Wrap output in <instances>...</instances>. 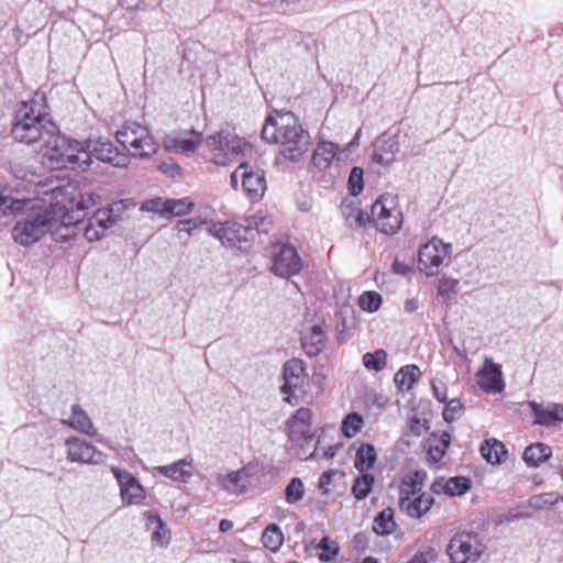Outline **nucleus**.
Returning <instances> with one entry per match:
<instances>
[{"label": "nucleus", "instance_id": "c03bdc74", "mask_svg": "<svg viewBox=\"0 0 563 563\" xmlns=\"http://www.w3.org/2000/svg\"><path fill=\"white\" fill-rule=\"evenodd\" d=\"M560 501V495L555 493H544L540 495H534L529 499V506L534 509H544L547 507L554 506Z\"/></svg>", "mask_w": 563, "mask_h": 563}, {"label": "nucleus", "instance_id": "f704fd0d", "mask_svg": "<svg viewBox=\"0 0 563 563\" xmlns=\"http://www.w3.org/2000/svg\"><path fill=\"white\" fill-rule=\"evenodd\" d=\"M396 528L394 511L391 508L382 510L374 519L373 530L376 534H389Z\"/></svg>", "mask_w": 563, "mask_h": 563}, {"label": "nucleus", "instance_id": "b1692460", "mask_svg": "<svg viewBox=\"0 0 563 563\" xmlns=\"http://www.w3.org/2000/svg\"><path fill=\"white\" fill-rule=\"evenodd\" d=\"M431 488L435 494L443 490L449 496H461L471 488V481L464 476H455L449 478L444 484L434 482Z\"/></svg>", "mask_w": 563, "mask_h": 563}, {"label": "nucleus", "instance_id": "09e8293b", "mask_svg": "<svg viewBox=\"0 0 563 563\" xmlns=\"http://www.w3.org/2000/svg\"><path fill=\"white\" fill-rule=\"evenodd\" d=\"M375 147L391 156L399 151V144L395 136L383 134L376 140Z\"/></svg>", "mask_w": 563, "mask_h": 563}, {"label": "nucleus", "instance_id": "4be33fe9", "mask_svg": "<svg viewBox=\"0 0 563 563\" xmlns=\"http://www.w3.org/2000/svg\"><path fill=\"white\" fill-rule=\"evenodd\" d=\"M62 423L90 437L97 433L90 417L78 404L71 406L70 418L62 420Z\"/></svg>", "mask_w": 563, "mask_h": 563}, {"label": "nucleus", "instance_id": "f3484780", "mask_svg": "<svg viewBox=\"0 0 563 563\" xmlns=\"http://www.w3.org/2000/svg\"><path fill=\"white\" fill-rule=\"evenodd\" d=\"M528 407L534 416V424L555 427L563 423V405L549 402L545 406L534 400L528 401Z\"/></svg>", "mask_w": 563, "mask_h": 563}, {"label": "nucleus", "instance_id": "58836bf2", "mask_svg": "<svg viewBox=\"0 0 563 563\" xmlns=\"http://www.w3.org/2000/svg\"><path fill=\"white\" fill-rule=\"evenodd\" d=\"M363 365L366 369L380 372L387 363V352L384 349H378L374 353H365L362 357Z\"/></svg>", "mask_w": 563, "mask_h": 563}, {"label": "nucleus", "instance_id": "393cba45", "mask_svg": "<svg viewBox=\"0 0 563 563\" xmlns=\"http://www.w3.org/2000/svg\"><path fill=\"white\" fill-rule=\"evenodd\" d=\"M552 455L550 445L538 442L528 445L522 454V460L529 467H538L542 462L549 460Z\"/></svg>", "mask_w": 563, "mask_h": 563}, {"label": "nucleus", "instance_id": "37998d69", "mask_svg": "<svg viewBox=\"0 0 563 563\" xmlns=\"http://www.w3.org/2000/svg\"><path fill=\"white\" fill-rule=\"evenodd\" d=\"M100 197L93 192H82L80 189L74 203V212H84L98 203Z\"/></svg>", "mask_w": 563, "mask_h": 563}, {"label": "nucleus", "instance_id": "4468645a", "mask_svg": "<svg viewBox=\"0 0 563 563\" xmlns=\"http://www.w3.org/2000/svg\"><path fill=\"white\" fill-rule=\"evenodd\" d=\"M284 385L280 387L283 394L287 397L285 400L289 404L296 397V391H301L306 384L307 374L305 373L303 362L299 358L288 360L283 367Z\"/></svg>", "mask_w": 563, "mask_h": 563}, {"label": "nucleus", "instance_id": "13d9d810", "mask_svg": "<svg viewBox=\"0 0 563 563\" xmlns=\"http://www.w3.org/2000/svg\"><path fill=\"white\" fill-rule=\"evenodd\" d=\"M95 220L98 222L100 230L104 232L106 229L112 227L115 223V220L107 212H98L95 217Z\"/></svg>", "mask_w": 563, "mask_h": 563}, {"label": "nucleus", "instance_id": "c85d7f7f", "mask_svg": "<svg viewBox=\"0 0 563 563\" xmlns=\"http://www.w3.org/2000/svg\"><path fill=\"white\" fill-rule=\"evenodd\" d=\"M450 442L451 437L448 432H442L440 437L435 433H431L426 444L429 456L434 462H439L444 456Z\"/></svg>", "mask_w": 563, "mask_h": 563}, {"label": "nucleus", "instance_id": "7c9ffc66", "mask_svg": "<svg viewBox=\"0 0 563 563\" xmlns=\"http://www.w3.org/2000/svg\"><path fill=\"white\" fill-rule=\"evenodd\" d=\"M420 376V368L417 365L402 366L394 376V383L401 391L409 390Z\"/></svg>", "mask_w": 563, "mask_h": 563}, {"label": "nucleus", "instance_id": "9d476101", "mask_svg": "<svg viewBox=\"0 0 563 563\" xmlns=\"http://www.w3.org/2000/svg\"><path fill=\"white\" fill-rule=\"evenodd\" d=\"M339 151V145L321 141L312 154V165L321 173V180L325 185H330L340 175L339 164L335 162V156Z\"/></svg>", "mask_w": 563, "mask_h": 563}, {"label": "nucleus", "instance_id": "a878e982", "mask_svg": "<svg viewBox=\"0 0 563 563\" xmlns=\"http://www.w3.org/2000/svg\"><path fill=\"white\" fill-rule=\"evenodd\" d=\"M146 517V526L152 530V541L161 545L167 544L169 541V531L161 517L151 510L144 512Z\"/></svg>", "mask_w": 563, "mask_h": 563}, {"label": "nucleus", "instance_id": "bb28decb", "mask_svg": "<svg viewBox=\"0 0 563 563\" xmlns=\"http://www.w3.org/2000/svg\"><path fill=\"white\" fill-rule=\"evenodd\" d=\"M30 202L29 199L14 198L9 188L0 186V217L14 214Z\"/></svg>", "mask_w": 563, "mask_h": 563}, {"label": "nucleus", "instance_id": "a18cd8bd", "mask_svg": "<svg viewBox=\"0 0 563 563\" xmlns=\"http://www.w3.org/2000/svg\"><path fill=\"white\" fill-rule=\"evenodd\" d=\"M360 307L368 312H375L382 305V296L376 291H364L358 299Z\"/></svg>", "mask_w": 563, "mask_h": 563}, {"label": "nucleus", "instance_id": "e2e57ef3", "mask_svg": "<svg viewBox=\"0 0 563 563\" xmlns=\"http://www.w3.org/2000/svg\"><path fill=\"white\" fill-rule=\"evenodd\" d=\"M164 201L165 200H162L161 198L150 200L143 206V209L158 212L162 216V208H164Z\"/></svg>", "mask_w": 563, "mask_h": 563}, {"label": "nucleus", "instance_id": "7ed1b4c3", "mask_svg": "<svg viewBox=\"0 0 563 563\" xmlns=\"http://www.w3.org/2000/svg\"><path fill=\"white\" fill-rule=\"evenodd\" d=\"M43 156L55 169L80 168L86 170L90 166V157L85 152V144L68 139L57 132L45 141Z\"/></svg>", "mask_w": 563, "mask_h": 563}, {"label": "nucleus", "instance_id": "4c0bfd02", "mask_svg": "<svg viewBox=\"0 0 563 563\" xmlns=\"http://www.w3.org/2000/svg\"><path fill=\"white\" fill-rule=\"evenodd\" d=\"M146 128L137 122H126L123 128L117 132V141L126 148L133 137L146 134Z\"/></svg>", "mask_w": 563, "mask_h": 563}, {"label": "nucleus", "instance_id": "052dcab7", "mask_svg": "<svg viewBox=\"0 0 563 563\" xmlns=\"http://www.w3.org/2000/svg\"><path fill=\"white\" fill-rule=\"evenodd\" d=\"M85 238L92 242L100 240L103 236V232L100 229L95 228L92 223H90L84 232Z\"/></svg>", "mask_w": 563, "mask_h": 563}, {"label": "nucleus", "instance_id": "f8f14e48", "mask_svg": "<svg viewBox=\"0 0 563 563\" xmlns=\"http://www.w3.org/2000/svg\"><path fill=\"white\" fill-rule=\"evenodd\" d=\"M85 152L90 157V164L92 163V157H96L114 167H126L129 165V157L120 153L113 143L104 137L86 141Z\"/></svg>", "mask_w": 563, "mask_h": 563}, {"label": "nucleus", "instance_id": "1a4fd4ad", "mask_svg": "<svg viewBox=\"0 0 563 563\" xmlns=\"http://www.w3.org/2000/svg\"><path fill=\"white\" fill-rule=\"evenodd\" d=\"M372 220L383 233L391 235L398 232L402 223V213L393 198L380 197L372 206Z\"/></svg>", "mask_w": 563, "mask_h": 563}, {"label": "nucleus", "instance_id": "ddd939ff", "mask_svg": "<svg viewBox=\"0 0 563 563\" xmlns=\"http://www.w3.org/2000/svg\"><path fill=\"white\" fill-rule=\"evenodd\" d=\"M65 445L67 448V459L70 462L96 465L104 463L107 459L103 452L78 437L68 438Z\"/></svg>", "mask_w": 563, "mask_h": 563}, {"label": "nucleus", "instance_id": "bf43d9fd", "mask_svg": "<svg viewBox=\"0 0 563 563\" xmlns=\"http://www.w3.org/2000/svg\"><path fill=\"white\" fill-rule=\"evenodd\" d=\"M336 475V471L329 470L324 472L319 479V488L322 490L323 494L329 493V485L332 482V478Z\"/></svg>", "mask_w": 563, "mask_h": 563}, {"label": "nucleus", "instance_id": "473e14b6", "mask_svg": "<svg viewBox=\"0 0 563 563\" xmlns=\"http://www.w3.org/2000/svg\"><path fill=\"white\" fill-rule=\"evenodd\" d=\"M376 461V450L373 444H362L356 451L354 466L360 473L367 472Z\"/></svg>", "mask_w": 563, "mask_h": 563}, {"label": "nucleus", "instance_id": "6e6d98bb", "mask_svg": "<svg viewBox=\"0 0 563 563\" xmlns=\"http://www.w3.org/2000/svg\"><path fill=\"white\" fill-rule=\"evenodd\" d=\"M112 473L118 481L120 490L136 481V478L125 470L113 467Z\"/></svg>", "mask_w": 563, "mask_h": 563}, {"label": "nucleus", "instance_id": "79ce46f5", "mask_svg": "<svg viewBox=\"0 0 563 563\" xmlns=\"http://www.w3.org/2000/svg\"><path fill=\"white\" fill-rule=\"evenodd\" d=\"M305 495L303 483L300 478L294 477L290 479L285 489V498L288 504H295L302 499Z\"/></svg>", "mask_w": 563, "mask_h": 563}, {"label": "nucleus", "instance_id": "49530a36", "mask_svg": "<svg viewBox=\"0 0 563 563\" xmlns=\"http://www.w3.org/2000/svg\"><path fill=\"white\" fill-rule=\"evenodd\" d=\"M406 435L420 437L429 429L427 419H421L417 415H412L407 421Z\"/></svg>", "mask_w": 563, "mask_h": 563}, {"label": "nucleus", "instance_id": "412c9836", "mask_svg": "<svg viewBox=\"0 0 563 563\" xmlns=\"http://www.w3.org/2000/svg\"><path fill=\"white\" fill-rule=\"evenodd\" d=\"M327 335L321 325L314 324L301 334V346L309 357L319 355L325 344Z\"/></svg>", "mask_w": 563, "mask_h": 563}, {"label": "nucleus", "instance_id": "8fccbe9b", "mask_svg": "<svg viewBox=\"0 0 563 563\" xmlns=\"http://www.w3.org/2000/svg\"><path fill=\"white\" fill-rule=\"evenodd\" d=\"M349 189L351 195L357 196L364 187L363 183V169L361 167H353L349 176Z\"/></svg>", "mask_w": 563, "mask_h": 563}, {"label": "nucleus", "instance_id": "0e129e2a", "mask_svg": "<svg viewBox=\"0 0 563 563\" xmlns=\"http://www.w3.org/2000/svg\"><path fill=\"white\" fill-rule=\"evenodd\" d=\"M246 163H241L239 167L231 174L230 180L232 187L235 189L238 187L239 178L242 179L243 172H245Z\"/></svg>", "mask_w": 563, "mask_h": 563}, {"label": "nucleus", "instance_id": "c9c22d12", "mask_svg": "<svg viewBox=\"0 0 563 563\" xmlns=\"http://www.w3.org/2000/svg\"><path fill=\"white\" fill-rule=\"evenodd\" d=\"M375 478L372 474L364 472L354 479L351 493L356 500L365 499L373 489Z\"/></svg>", "mask_w": 563, "mask_h": 563}, {"label": "nucleus", "instance_id": "6e6552de", "mask_svg": "<svg viewBox=\"0 0 563 563\" xmlns=\"http://www.w3.org/2000/svg\"><path fill=\"white\" fill-rule=\"evenodd\" d=\"M452 253V245L444 243L437 236H433L427 243L420 246L418 252V268L427 276H435L440 272V266Z\"/></svg>", "mask_w": 563, "mask_h": 563}, {"label": "nucleus", "instance_id": "423d86ee", "mask_svg": "<svg viewBox=\"0 0 563 563\" xmlns=\"http://www.w3.org/2000/svg\"><path fill=\"white\" fill-rule=\"evenodd\" d=\"M486 549V544L477 533L463 531L451 538L446 553L451 563H476Z\"/></svg>", "mask_w": 563, "mask_h": 563}, {"label": "nucleus", "instance_id": "2f4dec72", "mask_svg": "<svg viewBox=\"0 0 563 563\" xmlns=\"http://www.w3.org/2000/svg\"><path fill=\"white\" fill-rule=\"evenodd\" d=\"M482 456L490 464H499L507 454L506 446L497 439H488L481 446Z\"/></svg>", "mask_w": 563, "mask_h": 563}, {"label": "nucleus", "instance_id": "4d7b16f0", "mask_svg": "<svg viewBox=\"0 0 563 563\" xmlns=\"http://www.w3.org/2000/svg\"><path fill=\"white\" fill-rule=\"evenodd\" d=\"M438 558V553L433 548H428L424 551H421L420 553H417L413 555V558L410 560L411 563H430L435 561Z\"/></svg>", "mask_w": 563, "mask_h": 563}, {"label": "nucleus", "instance_id": "20e7f679", "mask_svg": "<svg viewBox=\"0 0 563 563\" xmlns=\"http://www.w3.org/2000/svg\"><path fill=\"white\" fill-rule=\"evenodd\" d=\"M57 225H60L57 222V214L52 210H45L43 206L34 205L30 208V212L15 223L12 238L16 243L29 246Z\"/></svg>", "mask_w": 563, "mask_h": 563}, {"label": "nucleus", "instance_id": "680f3d73", "mask_svg": "<svg viewBox=\"0 0 563 563\" xmlns=\"http://www.w3.org/2000/svg\"><path fill=\"white\" fill-rule=\"evenodd\" d=\"M311 411L308 408H299L294 415V419L305 424H310L311 422Z\"/></svg>", "mask_w": 563, "mask_h": 563}, {"label": "nucleus", "instance_id": "e433bc0d", "mask_svg": "<svg viewBox=\"0 0 563 563\" xmlns=\"http://www.w3.org/2000/svg\"><path fill=\"white\" fill-rule=\"evenodd\" d=\"M283 541L282 529L276 523L268 525L262 534L264 547L273 552H276L282 547Z\"/></svg>", "mask_w": 563, "mask_h": 563}, {"label": "nucleus", "instance_id": "aec40b11", "mask_svg": "<svg viewBox=\"0 0 563 563\" xmlns=\"http://www.w3.org/2000/svg\"><path fill=\"white\" fill-rule=\"evenodd\" d=\"M242 186L251 199H260L266 190L264 172L261 169H253L246 163L245 172H243L242 175Z\"/></svg>", "mask_w": 563, "mask_h": 563}, {"label": "nucleus", "instance_id": "f03ea898", "mask_svg": "<svg viewBox=\"0 0 563 563\" xmlns=\"http://www.w3.org/2000/svg\"><path fill=\"white\" fill-rule=\"evenodd\" d=\"M58 132L49 114L36 109L35 101H23L15 112L11 129L13 139L20 143L33 144L46 141Z\"/></svg>", "mask_w": 563, "mask_h": 563}, {"label": "nucleus", "instance_id": "6ab92c4d", "mask_svg": "<svg viewBox=\"0 0 563 563\" xmlns=\"http://www.w3.org/2000/svg\"><path fill=\"white\" fill-rule=\"evenodd\" d=\"M249 477L250 475L245 467L225 474L218 473L216 476L218 484L223 490L235 495H242L247 492Z\"/></svg>", "mask_w": 563, "mask_h": 563}, {"label": "nucleus", "instance_id": "dca6fc26", "mask_svg": "<svg viewBox=\"0 0 563 563\" xmlns=\"http://www.w3.org/2000/svg\"><path fill=\"white\" fill-rule=\"evenodd\" d=\"M201 142L202 134L190 130L166 135L163 144L169 152L190 154L197 150Z\"/></svg>", "mask_w": 563, "mask_h": 563}, {"label": "nucleus", "instance_id": "864d4df0", "mask_svg": "<svg viewBox=\"0 0 563 563\" xmlns=\"http://www.w3.org/2000/svg\"><path fill=\"white\" fill-rule=\"evenodd\" d=\"M459 280L449 277H442L439 282L438 292L441 296L450 297L451 294L456 292Z\"/></svg>", "mask_w": 563, "mask_h": 563}, {"label": "nucleus", "instance_id": "2eb2a0df", "mask_svg": "<svg viewBox=\"0 0 563 563\" xmlns=\"http://www.w3.org/2000/svg\"><path fill=\"white\" fill-rule=\"evenodd\" d=\"M302 268L301 258L296 249L284 244L273 257L272 272L282 278H289L300 273Z\"/></svg>", "mask_w": 563, "mask_h": 563}, {"label": "nucleus", "instance_id": "603ef678", "mask_svg": "<svg viewBox=\"0 0 563 563\" xmlns=\"http://www.w3.org/2000/svg\"><path fill=\"white\" fill-rule=\"evenodd\" d=\"M463 411V405L462 402L460 401V399L457 398H454V399H451L444 410H443V419L446 421V422H452L456 419V417L459 415H461V412Z\"/></svg>", "mask_w": 563, "mask_h": 563}, {"label": "nucleus", "instance_id": "3c124183", "mask_svg": "<svg viewBox=\"0 0 563 563\" xmlns=\"http://www.w3.org/2000/svg\"><path fill=\"white\" fill-rule=\"evenodd\" d=\"M371 217L372 214L369 216L366 211L351 209L346 214V221L350 227L363 228L371 221Z\"/></svg>", "mask_w": 563, "mask_h": 563}, {"label": "nucleus", "instance_id": "c756f323", "mask_svg": "<svg viewBox=\"0 0 563 563\" xmlns=\"http://www.w3.org/2000/svg\"><path fill=\"white\" fill-rule=\"evenodd\" d=\"M190 463L186 460H179L178 462H175L169 465L164 466H157L156 471L174 481L178 482H187L191 477V472L187 468L190 467Z\"/></svg>", "mask_w": 563, "mask_h": 563}, {"label": "nucleus", "instance_id": "774afa93", "mask_svg": "<svg viewBox=\"0 0 563 563\" xmlns=\"http://www.w3.org/2000/svg\"><path fill=\"white\" fill-rule=\"evenodd\" d=\"M405 311L408 313H413L418 310L419 303L415 298L407 299L404 305Z\"/></svg>", "mask_w": 563, "mask_h": 563}, {"label": "nucleus", "instance_id": "5fc2aeb1", "mask_svg": "<svg viewBox=\"0 0 563 563\" xmlns=\"http://www.w3.org/2000/svg\"><path fill=\"white\" fill-rule=\"evenodd\" d=\"M246 222V224H251V227L254 229V232L256 231L257 233H268L273 227L272 219L267 217L253 218Z\"/></svg>", "mask_w": 563, "mask_h": 563}, {"label": "nucleus", "instance_id": "a19ab883", "mask_svg": "<svg viewBox=\"0 0 563 563\" xmlns=\"http://www.w3.org/2000/svg\"><path fill=\"white\" fill-rule=\"evenodd\" d=\"M363 424V417L357 412H351L342 422V432L346 438H353L362 429Z\"/></svg>", "mask_w": 563, "mask_h": 563}, {"label": "nucleus", "instance_id": "72a5a7b5", "mask_svg": "<svg viewBox=\"0 0 563 563\" xmlns=\"http://www.w3.org/2000/svg\"><path fill=\"white\" fill-rule=\"evenodd\" d=\"M194 207V202L188 198L181 199H166L164 201V208H162L163 217H181L190 212Z\"/></svg>", "mask_w": 563, "mask_h": 563}, {"label": "nucleus", "instance_id": "cd10ccee", "mask_svg": "<svg viewBox=\"0 0 563 563\" xmlns=\"http://www.w3.org/2000/svg\"><path fill=\"white\" fill-rule=\"evenodd\" d=\"M130 148H132V155L137 157H150L157 152V144L154 137L150 135L146 130V134L136 135L130 142Z\"/></svg>", "mask_w": 563, "mask_h": 563}, {"label": "nucleus", "instance_id": "ea45409f", "mask_svg": "<svg viewBox=\"0 0 563 563\" xmlns=\"http://www.w3.org/2000/svg\"><path fill=\"white\" fill-rule=\"evenodd\" d=\"M121 498L125 504H139L145 498V490L136 479L120 490Z\"/></svg>", "mask_w": 563, "mask_h": 563}, {"label": "nucleus", "instance_id": "39448f33", "mask_svg": "<svg viewBox=\"0 0 563 563\" xmlns=\"http://www.w3.org/2000/svg\"><path fill=\"white\" fill-rule=\"evenodd\" d=\"M206 146L211 153L209 159L216 165H228L250 151V144L244 139L225 131L208 136Z\"/></svg>", "mask_w": 563, "mask_h": 563}, {"label": "nucleus", "instance_id": "69168bd1", "mask_svg": "<svg viewBox=\"0 0 563 563\" xmlns=\"http://www.w3.org/2000/svg\"><path fill=\"white\" fill-rule=\"evenodd\" d=\"M432 390H433L434 397L440 402L446 401V388L445 387L440 388L434 383H432Z\"/></svg>", "mask_w": 563, "mask_h": 563}, {"label": "nucleus", "instance_id": "0eeeda50", "mask_svg": "<svg viewBox=\"0 0 563 563\" xmlns=\"http://www.w3.org/2000/svg\"><path fill=\"white\" fill-rule=\"evenodd\" d=\"M208 232L218 239L224 246L244 250L254 240V229L251 224L236 221L216 222L208 228Z\"/></svg>", "mask_w": 563, "mask_h": 563}, {"label": "nucleus", "instance_id": "a211bd4d", "mask_svg": "<svg viewBox=\"0 0 563 563\" xmlns=\"http://www.w3.org/2000/svg\"><path fill=\"white\" fill-rule=\"evenodd\" d=\"M477 376L481 389L486 393H500L505 387L500 365L488 357L485 358L484 367L478 371Z\"/></svg>", "mask_w": 563, "mask_h": 563}, {"label": "nucleus", "instance_id": "f257e3e1", "mask_svg": "<svg viewBox=\"0 0 563 563\" xmlns=\"http://www.w3.org/2000/svg\"><path fill=\"white\" fill-rule=\"evenodd\" d=\"M262 137L267 143L279 145V153L285 158L297 162L308 151L310 135L291 112L274 111L265 121Z\"/></svg>", "mask_w": 563, "mask_h": 563}, {"label": "nucleus", "instance_id": "338daca9", "mask_svg": "<svg viewBox=\"0 0 563 563\" xmlns=\"http://www.w3.org/2000/svg\"><path fill=\"white\" fill-rule=\"evenodd\" d=\"M386 153L382 152V151H378L376 148L375 153H374V161L378 164H385V165H388L393 162V157H386L385 156Z\"/></svg>", "mask_w": 563, "mask_h": 563}, {"label": "nucleus", "instance_id": "de8ad7c7", "mask_svg": "<svg viewBox=\"0 0 563 563\" xmlns=\"http://www.w3.org/2000/svg\"><path fill=\"white\" fill-rule=\"evenodd\" d=\"M318 548L321 550L319 560L322 562H329L339 552V545L335 541L330 540L329 537H323Z\"/></svg>", "mask_w": 563, "mask_h": 563}, {"label": "nucleus", "instance_id": "5701e85b", "mask_svg": "<svg viewBox=\"0 0 563 563\" xmlns=\"http://www.w3.org/2000/svg\"><path fill=\"white\" fill-rule=\"evenodd\" d=\"M433 497L428 493H422L416 498L409 496L401 497L399 500V507L406 511L410 517L420 518L424 515L432 506Z\"/></svg>", "mask_w": 563, "mask_h": 563}, {"label": "nucleus", "instance_id": "9b49d317", "mask_svg": "<svg viewBox=\"0 0 563 563\" xmlns=\"http://www.w3.org/2000/svg\"><path fill=\"white\" fill-rule=\"evenodd\" d=\"M79 187L76 181H68L52 188V202L49 207H43L45 210H52L57 214V222L67 225L65 217L74 213V203L78 196Z\"/></svg>", "mask_w": 563, "mask_h": 563}]
</instances>
